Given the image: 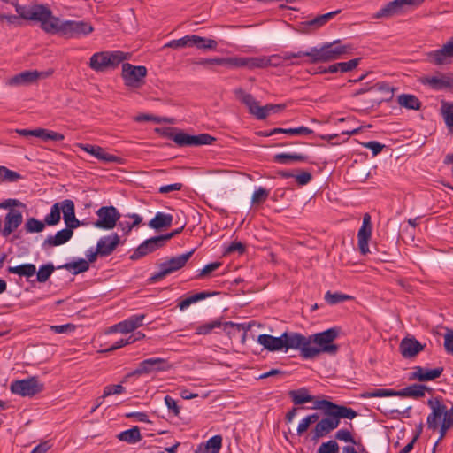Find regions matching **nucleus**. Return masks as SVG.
I'll list each match as a JSON object with an SVG mask.
<instances>
[{
    "label": "nucleus",
    "instance_id": "obj_30",
    "mask_svg": "<svg viewBox=\"0 0 453 453\" xmlns=\"http://www.w3.org/2000/svg\"><path fill=\"white\" fill-rule=\"evenodd\" d=\"M73 231L71 229H62L54 235H49L43 242V248H50L62 245L67 242L73 236Z\"/></svg>",
    "mask_w": 453,
    "mask_h": 453
},
{
    "label": "nucleus",
    "instance_id": "obj_35",
    "mask_svg": "<svg viewBox=\"0 0 453 453\" xmlns=\"http://www.w3.org/2000/svg\"><path fill=\"white\" fill-rule=\"evenodd\" d=\"M289 396L296 405L303 404L313 401V396L308 394V390L305 388H302L297 390H291L289 392Z\"/></svg>",
    "mask_w": 453,
    "mask_h": 453
},
{
    "label": "nucleus",
    "instance_id": "obj_40",
    "mask_svg": "<svg viewBox=\"0 0 453 453\" xmlns=\"http://www.w3.org/2000/svg\"><path fill=\"white\" fill-rule=\"evenodd\" d=\"M61 208L62 204H59V203H56L51 206L50 213L44 218V222L46 225L55 226L60 221Z\"/></svg>",
    "mask_w": 453,
    "mask_h": 453
},
{
    "label": "nucleus",
    "instance_id": "obj_41",
    "mask_svg": "<svg viewBox=\"0 0 453 453\" xmlns=\"http://www.w3.org/2000/svg\"><path fill=\"white\" fill-rule=\"evenodd\" d=\"M35 137L41 138L42 141L47 142L50 140L59 142L63 141L65 136L58 132L48 130L45 128H36Z\"/></svg>",
    "mask_w": 453,
    "mask_h": 453
},
{
    "label": "nucleus",
    "instance_id": "obj_12",
    "mask_svg": "<svg viewBox=\"0 0 453 453\" xmlns=\"http://www.w3.org/2000/svg\"><path fill=\"white\" fill-rule=\"evenodd\" d=\"M171 368V365L166 359L161 357L148 358L139 363L137 368L127 373L123 382H126L130 377L150 374L156 372L167 371Z\"/></svg>",
    "mask_w": 453,
    "mask_h": 453
},
{
    "label": "nucleus",
    "instance_id": "obj_13",
    "mask_svg": "<svg viewBox=\"0 0 453 453\" xmlns=\"http://www.w3.org/2000/svg\"><path fill=\"white\" fill-rule=\"evenodd\" d=\"M425 0H394L388 3L385 6L380 9L375 14L374 18H391L395 15L401 14L406 11L408 6H419Z\"/></svg>",
    "mask_w": 453,
    "mask_h": 453
},
{
    "label": "nucleus",
    "instance_id": "obj_15",
    "mask_svg": "<svg viewBox=\"0 0 453 453\" xmlns=\"http://www.w3.org/2000/svg\"><path fill=\"white\" fill-rule=\"evenodd\" d=\"M96 215L98 219L94 226L105 230L114 228L120 219V213L114 206H102L96 211Z\"/></svg>",
    "mask_w": 453,
    "mask_h": 453
},
{
    "label": "nucleus",
    "instance_id": "obj_3",
    "mask_svg": "<svg viewBox=\"0 0 453 453\" xmlns=\"http://www.w3.org/2000/svg\"><path fill=\"white\" fill-rule=\"evenodd\" d=\"M431 389L422 384H413L406 387L401 390L379 388L372 391L363 392L360 396L362 398H372V397H387V396H402V397H412L419 398L425 395L426 391Z\"/></svg>",
    "mask_w": 453,
    "mask_h": 453
},
{
    "label": "nucleus",
    "instance_id": "obj_58",
    "mask_svg": "<svg viewBox=\"0 0 453 453\" xmlns=\"http://www.w3.org/2000/svg\"><path fill=\"white\" fill-rule=\"evenodd\" d=\"M269 196V191L265 188H258L252 195L251 203L253 204H259L264 203Z\"/></svg>",
    "mask_w": 453,
    "mask_h": 453
},
{
    "label": "nucleus",
    "instance_id": "obj_9",
    "mask_svg": "<svg viewBox=\"0 0 453 453\" xmlns=\"http://www.w3.org/2000/svg\"><path fill=\"white\" fill-rule=\"evenodd\" d=\"M14 6L20 18L40 22L41 28L45 32L52 12L47 6L39 4L27 7L21 6L17 3L14 4Z\"/></svg>",
    "mask_w": 453,
    "mask_h": 453
},
{
    "label": "nucleus",
    "instance_id": "obj_45",
    "mask_svg": "<svg viewBox=\"0 0 453 453\" xmlns=\"http://www.w3.org/2000/svg\"><path fill=\"white\" fill-rule=\"evenodd\" d=\"M211 295L212 294L210 292H200V293L194 294V295L185 298L181 302H180L178 306L181 311H183V310L187 309L188 307H189L192 303H195L198 301L203 300L204 298L211 296Z\"/></svg>",
    "mask_w": 453,
    "mask_h": 453
},
{
    "label": "nucleus",
    "instance_id": "obj_8",
    "mask_svg": "<svg viewBox=\"0 0 453 453\" xmlns=\"http://www.w3.org/2000/svg\"><path fill=\"white\" fill-rule=\"evenodd\" d=\"M339 335V329L336 327L329 328L324 332L318 333L309 336L311 340V345L318 350V355L322 352L335 354L338 350V346L333 342Z\"/></svg>",
    "mask_w": 453,
    "mask_h": 453
},
{
    "label": "nucleus",
    "instance_id": "obj_39",
    "mask_svg": "<svg viewBox=\"0 0 453 453\" xmlns=\"http://www.w3.org/2000/svg\"><path fill=\"white\" fill-rule=\"evenodd\" d=\"M192 46H196L201 50H212L216 49L218 43L215 40L207 39L204 37H201L196 35H191Z\"/></svg>",
    "mask_w": 453,
    "mask_h": 453
},
{
    "label": "nucleus",
    "instance_id": "obj_46",
    "mask_svg": "<svg viewBox=\"0 0 453 453\" xmlns=\"http://www.w3.org/2000/svg\"><path fill=\"white\" fill-rule=\"evenodd\" d=\"M59 204H62L61 211L63 212L64 221L66 223L75 216L74 203L70 199H65L60 202Z\"/></svg>",
    "mask_w": 453,
    "mask_h": 453
},
{
    "label": "nucleus",
    "instance_id": "obj_37",
    "mask_svg": "<svg viewBox=\"0 0 453 453\" xmlns=\"http://www.w3.org/2000/svg\"><path fill=\"white\" fill-rule=\"evenodd\" d=\"M119 440L127 443H136L141 441L142 436L138 426H134L131 429L121 432L118 435Z\"/></svg>",
    "mask_w": 453,
    "mask_h": 453
},
{
    "label": "nucleus",
    "instance_id": "obj_25",
    "mask_svg": "<svg viewBox=\"0 0 453 453\" xmlns=\"http://www.w3.org/2000/svg\"><path fill=\"white\" fill-rule=\"evenodd\" d=\"M425 345H422L414 337L403 338L399 345V350L402 356L405 358H411L416 357L420 351L424 349Z\"/></svg>",
    "mask_w": 453,
    "mask_h": 453
},
{
    "label": "nucleus",
    "instance_id": "obj_49",
    "mask_svg": "<svg viewBox=\"0 0 453 453\" xmlns=\"http://www.w3.org/2000/svg\"><path fill=\"white\" fill-rule=\"evenodd\" d=\"M55 267L52 264H46L40 266L39 271L36 273V280L40 283L46 282L53 273Z\"/></svg>",
    "mask_w": 453,
    "mask_h": 453
},
{
    "label": "nucleus",
    "instance_id": "obj_31",
    "mask_svg": "<svg viewBox=\"0 0 453 453\" xmlns=\"http://www.w3.org/2000/svg\"><path fill=\"white\" fill-rule=\"evenodd\" d=\"M144 318V314L133 315L127 319L117 324V327L119 330V333L122 334L133 332L136 328L142 326Z\"/></svg>",
    "mask_w": 453,
    "mask_h": 453
},
{
    "label": "nucleus",
    "instance_id": "obj_2",
    "mask_svg": "<svg viewBox=\"0 0 453 453\" xmlns=\"http://www.w3.org/2000/svg\"><path fill=\"white\" fill-rule=\"evenodd\" d=\"M235 96L243 103L251 114L256 116L257 119H265L271 112L277 113L285 109V104H266L259 106L251 94L246 93L242 88L234 90Z\"/></svg>",
    "mask_w": 453,
    "mask_h": 453
},
{
    "label": "nucleus",
    "instance_id": "obj_51",
    "mask_svg": "<svg viewBox=\"0 0 453 453\" xmlns=\"http://www.w3.org/2000/svg\"><path fill=\"white\" fill-rule=\"evenodd\" d=\"M353 297L351 296L342 294V293H331L327 291L325 294V300L331 305L342 303L344 301L351 300Z\"/></svg>",
    "mask_w": 453,
    "mask_h": 453
},
{
    "label": "nucleus",
    "instance_id": "obj_24",
    "mask_svg": "<svg viewBox=\"0 0 453 453\" xmlns=\"http://www.w3.org/2000/svg\"><path fill=\"white\" fill-rule=\"evenodd\" d=\"M119 242V236L116 233L104 236L97 242V253L101 257H107L116 250Z\"/></svg>",
    "mask_w": 453,
    "mask_h": 453
},
{
    "label": "nucleus",
    "instance_id": "obj_19",
    "mask_svg": "<svg viewBox=\"0 0 453 453\" xmlns=\"http://www.w3.org/2000/svg\"><path fill=\"white\" fill-rule=\"evenodd\" d=\"M326 417L319 420L313 430V439L321 438L331 431L334 430L339 426V421L334 418L330 409H323Z\"/></svg>",
    "mask_w": 453,
    "mask_h": 453
},
{
    "label": "nucleus",
    "instance_id": "obj_4",
    "mask_svg": "<svg viewBox=\"0 0 453 453\" xmlns=\"http://www.w3.org/2000/svg\"><path fill=\"white\" fill-rule=\"evenodd\" d=\"M127 54L119 50L96 52L91 56L88 65L95 72H104L117 67L127 59Z\"/></svg>",
    "mask_w": 453,
    "mask_h": 453
},
{
    "label": "nucleus",
    "instance_id": "obj_28",
    "mask_svg": "<svg viewBox=\"0 0 453 453\" xmlns=\"http://www.w3.org/2000/svg\"><path fill=\"white\" fill-rule=\"evenodd\" d=\"M443 372V367H436L434 369H425L421 366L414 367L411 379L418 381H429L439 378Z\"/></svg>",
    "mask_w": 453,
    "mask_h": 453
},
{
    "label": "nucleus",
    "instance_id": "obj_16",
    "mask_svg": "<svg viewBox=\"0 0 453 453\" xmlns=\"http://www.w3.org/2000/svg\"><path fill=\"white\" fill-rule=\"evenodd\" d=\"M312 409H330L334 418L340 422L341 418L353 419L357 412L349 407L338 405L327 400H318Z\"/></svg>",
    "mask_w": 453,
    "mask_h": 453
},
{
    "label": "nucleus",
    "instance_id": "obj_42",
    "mask_svg": "<svg viewBox=\"0 0 453 453\" xmlns=\"http://www.w3.org/2000/svg\"><path fill=\"white\" fill-rule=\"evenodd\" d=\"M341 12V10L333 11L327 12L326 14L319 15L313 19L307 22V25L310 27H313L315 29L324 26L331 19L335 17L338 13Z\"/></svg>",
    "mask_w": 453,
    "mask_h": 453
},
{
    "label": "nucleus",
    "instance_id": "obj_38",
    "mask_svg": "<svg viewBox=\"0 0 453 453\" xmlns=\"http://www.w3.org/2000/svg\"><path fill=\"white\" fill-rule=\"evenodd\" d=\"M307 158V156L296 153H280L273 157V160L280 164H289L293 161L304 162Z\"/></svg>",
    "mask_w": 453,
    "mask_h": 453
},
{
    "label": "nucleus",
    "instance_id": "obj_53",
    "mask_svg": "<svg viewBox=\"0 0 453 453\" xmlns=\"http://www.w3.org/2000/svg\"><path fill=\"white\" fill-rule=\"evenodd\" d=\"M222 446V437L220 435H215L209 439L205 444L206 453H219Z\"/></svg>",
    "mask_w": 453,
    "mask_h": 453
},
{
    "label": "nucleus",
    "instance_id": "obj_14",
    "mask_svg": "<svg viewBox=\"0 0 453 453\" xmlns=\"http://www.w3.org/2000/svg\"><path fill=\"white\" fill-rule=\"evenodd\" d=\"M43 384L40 383L36 377H30L25 380L12 382L10 390L12 394L21 396H34L42 392Z\"/></svg>",
    "mask_w": 453,
    "mask_h": 453
},
{
    "label": "nucleus",
    "instance_id": "obj_18",
    "mask_svg": "<svg viewBox=\"0 0 453 453\" xmlns=\"http://www.w3.org/2000/svg\"><path fill=\"white\" fill-rule=\"evenodd\" d=\"M426 57L430 63L436 65L450 63L453 58V37L441 49L428 52Z\"/></svg>",
    "mask_w": 453,
    "mask_h": 453
},
{
    "label": "nucleus",
    "instance_id": "obj_22",
    "mask_svg": "<svg viewBox=\"0 0 453 453\" xmlns=\"http://www.w3.org/2000/svg\"><path fill=\"white\" fill-rule=\"evenodd\" d=\"M372 235L371 216L365 213L363 217L362 226L357 233L358 248L363 255L369 252L368 242Z\"/></svg>",
    "mask_w": 453,
    "mask_h": 453
},
{
    "label": "nucleus",
    "instance_id": "obj_60",
    "mask_svg": "<svg viewBox=\"0 0 453 453\" xmlns=\"http://www.w3.org/2000/svg\"><path fill=\"white\" fill-rule=\"evenodd\" d=\"M360 60H361V58H357L350 59L348 62L338 63L340 72L347 73V72H349V71L355 69L358 65Z\"/></svg>",
    "mask_w": 453,
    "mask_h": 453
},
{
    "label": "nucleus",
    "instance_id": "obj_63",
    "mask_svg": "<svg viewBox=\"0 0 453 453\" xmlns=\"http://www.w3.org/2000/svg\"><path fill=\"white\" fill-rule=\"evenodd\" d=\"M335 438L339 441H343L345 442H351L356 444V441L351 435V433L346 429L338 430L335 434Z\"/></svg>",
    "mask_w": 453,
    "mask_h": 453
},
{
    "label": "nucleus",
    "instance_id": "obj_17",
    "mask_svg": "<svg viewBox=\"0 0 453 453\" xmlns=\"http://www.w3.org/2000/svg\"><path fill=\"white\" fill-rule=\"evenodd\" d=\"M173 141L179 146H199L211 144L216 139L208 134H200L198 135H189L183 132H179L173 136Z\"/></svg>",
    "mask_w": 453,
    "mask_h": 453
},
{
    "label": "nucleus",
    "instance_id": "obj_7",
    "mask_svg": "<svg viewBox=\"0 0 453 453\" xmlns=\"http://www.w3.org/2000/svg\"><path fill=\"white\" fill-rule=\"evenodd\" d=\"M284 349H299L301 356L306 359H311L318 356V350L311 345V340L299 333H283Z\"/></svg>",
    "mask_w": 453,
    "mask_h": 453
},
{
    "label": "nucleus",
    "instance_id": "obj_21",
    "mask_svg": "<svg viewBox=\"0 0 453 453\" xmlns=\"http://www.w3.org/2000/svg\"><path fill=\"white\" fill-rule=\"evenodd\" d=\"M42 73L38 71H24L6 81V85L10 87H23L32 85L39 80Z\"/></svg>",
    "mask_w": 453,
    "mask_h": 453
},
{
    "label": "nucleus",
    "instance_id": "obj_10",
    "mask_svg": "<svg viewBox=\"0 0 453 453\" xmlns=\"http://www.w3.org/2000/svg\"><path fill=\"white\" fill-rule=\"evenodd\" d=\"M192 254L193 250L188 251L185 254H181L180 256L173 257L170 258L168 261L160 264L159 271L150 277L149 282L156 283L163 280L168 274H171L180 270L187 264L188 259L191 257Z\"/></svg>",
    "mask_w": 453,
    "mask_h": 453
},
{
    "label": "nucleus",
    "instance_id": "obj_11",
    "mask_svg": "<svg viewBox=\"0 0 453 453\" xmlns=\"http://www.w3.org/2000/svg\"><path fill=\"white\" fill-rule=\"evenodd\" d=\"M147 68L143 65H134L130 63L122 65L121 77L127 87L140 88L145 83Z\"/></svg>",
    "mask_w": 453,
    "mask_h": 453
},
{
    "label": "nucleus",
    "instance_id": "obj_62",
    "mask_svg": "<svg viewBox=\"0 0 453 453\" xmlns=\"http://www.w3.org/2000/svg\"><path fill=\"white\" fill-rule=\"evenodd\" d=\"M265 66L266 68L269 66L277 67L282 64L281 54H273L271 56H265Z\"/></svg>",
    "mask_w": 453,
    "mask_h": 453
},
{
    "label": "nucleus",
    "instance_id": "obj_47",
    "mask_svg": "<svg viewBox=\"0 0 453 453\" xmlns=\"http://www.w3.org/2000/svg\"><path fill=\"white\" fill-rule=\"evenodd\" d=\"M313 131L306 127L296 128H273L272 134H286L290 135L311 134Z\"/></svg>",
    "mask_w": 453,
    "mask_h": 453
},
{
    "label": "nucleus",
    "instance_id": "obj_44",
    "mask_svg": "<svg viewBox=\"0 0 453 453\" xmlns=\"http://www.w3.org/2000/svg\"><path fill=\"white\" fill-rule=\"evenodd\" d=\"M211 295L212 294L210 292H200V293L194 294V295L185 298L181 302H180L178 306L181 311H183V310L187 309L188 307H189L192 303H195L198 301L203 300L204 298L211 296Z\"/></svg>",
    "mask_w": 453,
    "mask_h": 453
},
{
    "label": "nucleus",
    "instance_id": "obj_20",
    "mask_svg": "<svg viewBox=\"0 0 453 453\" xmlns=\"http://www.w3.org/2000/svg\"><path fill=\"white\" fill-rule=\"evenodd\" d=\"M165 244V243L161 235L151 237L140 244L134 252L130 256V258L132 260L139 259L142 257H144L149 253H151L163 247Z\"/></svg>",
    "mask_w": 453,
    "mask_h": 453
},
{
    "label": "nucleus",
    "instance_id": "obj_43",
    "mask_svg": "<svg viewBox=\"0 0 453 453\" xmlns=\"http://www.w3.org/2000/svg\"><path fill=\"white\" fill-rule=\"evenodd\" d=\"M127 217L129 219H132L133 222H130L129 220L123 219V220H119V224H118L119 227L126 234H128L131 232V230L134 226H138L142 222V217L140 215H138V214H135V213L129 214V215H127Z\"/></svg>",
    "mask_w": 453,
    "mask_h": 453
},
{
    "label": "nucleus",
    "instance_id": "obj_52",
    "mask_svg": "<svg viewBox=\"0 0 453 453\" xmlns=\"http://www.w3.org/2000/svg\"><path fill=\"white\" fill-rule=\"evenodd\" d=\"M62 267L66 268L68 270H73V273L77 274L88 271L89 268V264L85 259H80L79 261L76 262L67 263Z\"/></svg>",
    "mask_w": 453,
    "mask_h": 453
},
{
    "label": "nucleus",
    "instance_id": "obj_36",
    "mask_svg": "<svg viewBox=\"0 0 453 453\" xmlns=\"http://www.w3.org/2000/svg\"><path fill=\"white\" fill-rule=\"evenodd\" d=\"M441 114L449 131L453 134V103L443 101L441 103Z\"/></svg>",
    "mask_w": 453,
    "mask_h": 453
},
{
    "label": "nucleus",
    "instance_id": "obj_48",
    "mask_svg": "<svg viewBox=\"0 0 453 453\" xmlns=\"http://www.w3.org/2000/svg\"><path fill=\"white\" fill-rule=\"evenodd\" d=\"M45 222L38 220L35 218H29L25 223V230L27 233H40L45 228Z\"/></svg>",
    "mask_w": 453,
    "mask_h": 453
},
{
    "label": "nucleus",
    "instance_id": "obj_1",
    "mask_svg": "<svg viewBox=\"0 0 453 453\" xmlns=\"http://www.w3.org/2000/svg\"><path fill=\"white\" fill-rule=\"evenodd\" d=\"M93 30V27L88 22L75 20L61 21L59 18L55 17L51 13L45 33L51 35L58 34L67 38H73L89 35Z\"/></svg>",
    "mask_w": 453,
    "mask_h": 453
},
{
    "label": "nucleus",
    "instance_id": "obj_59",
    "mask_svg": "<svg viewBox=\"0 0 453 453\" xmlns=\"http://www.w3.org/2000/svg\"><path fill=\"white\" fill-rule=\"evenodd\" d=\"M247 57L225 58V66L246 67Z\"/></svg>",
    "mask_w": 453,
    "mask_h": 453
},
{
    "label": "nucleus",
    "instance_id": "obj_29",
    "mask_svg": "<svg viewBox=\"0 0 453 453\" xmlns=\"http://www.w3.org/2000/svg\"><path fill=\"white\" fill-rule=\"evenodd\" d=\"M257 342L269 351H279L284 349L283 334L280 337L270 334H260Z\"/></svg>",
    "mask_w": 453,
    "mask_h": 453
},
{
    "label": "nucleus",
    "instance_id": "obj_56",
    "mask_svg": "<svg viewBox=\"0 0 453 453\" xmlns=\"http://www.w3.org/2000/svg\"><path fill=\"white\" fill-rule=\"evenodd\" d=\"M424 82L435 89H441L449 86V82L446 79L438 77H426Z\"/></svg>",
    "mask_w": 453,
    "mask_h": 453
},
{
    "label": "nucleus",
    "instance_id": "obj_34",
    "mask_svg": "<svg viewBox=\"0 0 453 453\" xmlns=\"http://www.w3.org/2000/svg\"><path fill=\"white\" fill-rule=\"evenodd\" d=\"M7 272L30 278L36 273V267L34 264H22L17 266H9Z\"/></svg>",
    "mask_w": 453,
    "mask_h": 453
},
{
    "label": "nucleus",
    "instance_id": "obj_23",
    "mask_svg": "<svg viewBox=\"0 0 453 453\" xmlns=\"http://www.w3.org/2000/svg\"><path fill=\"white\" fill-rule=\"evenodd\" d=\"M78 147L104 163L119 164L122 161L120 157L107 153L105 150L100 146L79 143Z\"/></svg>",
    "mask_w": 453,
    "mask_h": 453
},
{
    "label": "nucleus",
    "instance_id": "obj_54",
    "mask_svg": "<svg viewBox=\"0 0 453 453\" xmlns=\"http://www.w3.org/2000/svg\"><path fill=\"white\" fill-rule=\"evenodd\" d=\"M191 35H186L177 40H172L165 45V48L180 49L185 47H192Z\"/></svg>",
    "mask_w": 453,
    "mask_h": 453
},
{
    "label": "nucleus",
    "instance_id": "obj_61",
    "mask_svg": "<svg viewBox=\"0 0 453 453\" xmlns=\"http://www.w3.org/2000/svg\"><path fill=\"white\" fill-rule=\"evenodd\" d=\"M125 392V388L122 385H109L104 388V393L101 398H105L113 394H122Z\"/></svg>",
    "mask_w": 453,
    "mask_h": 453
},
{
    "label": "nucleus",
    "instance_id": "obj_27",
    "mask_svg": "<svg viewBox=\"0 0 453 453\" xmlns=\"http://www.w3.org/2000/svg\"><path fill=\"white\" fill-rule=\"evenodd\" d=\"M221 326H224L225 330L227 327H236L238 330L244 331L249 329V326H246L244 324H237L232 321H227L222 324L219 320H214L197 326L196 333L197 334H209L213 329L219 328Z\"/></svg>",
    "mask_w": 453,
    "mask_h": 453
},
{
    "label": "nucleus",
    "instance_id": "obj_50",
    "mask_svg": "<svg viewBox=\"0 0 453 453\" xmlns=\"http://www.w3.org/2000/svg\"><path fill=\"white\" fill-rule=\"evenodd\" d=\"M0 177L3 181L6 182H17L22 179V176L19 173L2 165H0Z\"/></svg>",
    "mask_w": 453,
    "mask_h": 453
},
{
    "label": "nucleus",
    "instance_id": "obj_64",
    "mask_svg": "<svg viewBox=\"0 0 453 453\" xmlns=\"http://www.w3.org/2000/svg\"><path fill=\"white\" fill-rule=\"evenodd\" d=\"M444 348L448 353L453 354V330H448L445 334Z\"/></svg>",
    "mask_w": 453,
    "mask_h": 453
},
{
    "label": "nucleus",
    "instance_id": "obj_32",
    "mask_svg": "<svg viewBox=\"0 0 453 453\" xmlns=\"http://www.w3.org/2000/svg\"><path fill=\"white\" fill-rule=\"evenodd\" d=\"M173 219V215L171 214L157 212L149 222V226L156 230L167 228L172 226Z\"/></svg>",
    "mask_w": 453,
    "mask_h": 453
},
{
    "label": "nucleus",
    "instance_id": "obj_6",
    "mask_svg": "<svg viewBox=\"0 0 453 453\" xmlns=\"http://www.w3.org/2000/svg\"><path fill=\"white\" fill-rule=\"evenodd\" d=\"M427 404L432 411L426 419L428 429L437 430L439 426L441 423H446L448 418L450 419V422H453V407L448 408L441 398L429 399Z\"/></svg>",
    "mask_w": 453,
    "mask_h": 453
},
{
    "label": "nucleus",
    "instance_id": "obj_55",
    "mask_svg": "<svg viewBox=\"0 0 453 453\" xmlns=\"http://www.w3.org/2000/svg\"><path fill=\"white\" fill-rule=\"evenodd\" d=\"M246 68L250 70L260 68H266L265 56L261 57H247V65Z\"/></svg>",
    "mask_w": 453,
    "mask_h": 453
},
{
    "label": "nucleus",
    "instance_id": "obj_5",
    "mask_svg": "<svg viewBox=\"0 0 453 453\" xmlns=\"http://www.w3.org/2000/svg\"><path fill=\"white\" fill-rule=\"evenodd\" d=\"M348 47L340 45L337 42L326 43L320 48H311L307 57L308 63H325L338 59L342 55L347 53Z\"/></svg>",
    "mask_w": 453,
    "mask_h": 453
},
{
    "label": "nucleus",
    "instance_id": "obj_57",
    "mask_svg": "<svg viewBox=\"0 0 453 453\" xmlns=\"http://www.w3.org/2000/svg\"><path fill=\"white\" fill-rule=\"evenodd\" d=\"M340 447L335 441L323 442L318 449V453H339Z\"/></svg>",
    "mask_w": 453,
    "mask_h": 453
},
{
    "label": "nucleus",
    "instance_id": "obj_33",
    "mask_svg": "<svg viewBox=\"0 0 453 453\" xmlns=\"http://www.w3.org/2000/svg\"><path fill=\"white\" fill-rule=\"evenodd\" d=\"M397 103L402 106L409 110H419L421 102L419 99L411 94H402L397 97Z\"/></svg>",
    "mask_w": 453,
    "mask_h": 453
},
{
    "label": "nucleus",
    "instance_id": "obj_26",
    "mask_svg": "<svg viewBox=\"0 0 453 453\" xmlns=\"http://www.w3.org/2000/svg\"><path fill=\"white\" fill-rule=\"evenodd\" d=\"M23 221L22 213L15 209H11L4 218V226L3 228V236L8 237L14 232Z\"/></svg>",
    "mask_w": 453,
    "mask_h": 453
}]
</instances>
